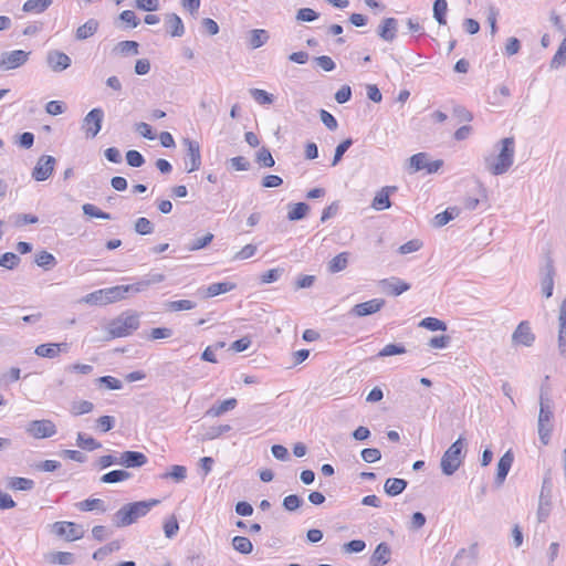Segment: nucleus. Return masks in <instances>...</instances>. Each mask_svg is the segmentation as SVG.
I'll return each instance as SVG.
<instances>
[{
  "instance_id": "obj_1",
  "label": "nucleus",
  "mask_w": 566,
  "mask_h": 566,
  "mask_svg": "<svg viewBox=\"0 0 566 566\" xmlns=\"http://www.w3.org/2000/svg\"><path fill=\"white\" fill-rule=\"evenodd\" d=\"M495 148L499 154L484 156V166L493 176H500L507 172L514 164L515 140L513 137H505L495 145Z\"/></svg>"
},
{
  "instance_id": "obj_2",
  "label": "nucleus",
  "mask_w": 566,
  "mask_h": 566,
  "mask_svg": "<svg viewBox=\"0 0 566 566\" xmlns=\"http://www.w3.org/2000/svg\"><path fill=\"white\" fill-rule=\"evenodd\" d=\"M160 503L159 500L138 501L125 504L113 516V523L117 527H125L135 523L139 517L145 516L154 506Z\"/></svg>"
},
{
  "instance_id": "obj_3",
  "label": "nucleus",
  "mask_w": 566,
  "mask_h": 566,
  "mask_svg": "<svg viewBox=\"0 0 566 566\" xmlns=\"http://www.w3.org/2000/svg\"><path fill=\"white\" fill-rule=\"evenodd\" d=\"M139 325V314L133 311L123 312L107 324L106 332L108 339L129 336L133 332L138 329Z\"/></svg>"
},
{
  "instance_id": "obj_4",
  "label": "nucleus",
  "mask_w": 566,
  "mask_h": 566,
  "mask_svg": "<svg viewBox=\"0 0 566 566\" xmlns=\"http://www.w3.org/2000/svg\"><path fill=\"white\" fill-rule=\"evenodd\" d=\"M553 408L552 400L548 397V394L541 389L539 394V412L537 420V432L539 441L547 446L551 441V436L553 432Z\"/></svg>"
},
{
  "instance_id": "obj_5",
  "label": "nucleus",
  "mask_w": 566,
  "mask_h": 566,
  "mask_svg": "<svg viewBox=\"0 0 566 566\" xmlns=\"http://www.w3.org/2000/svg\"><path fill=\"white\" fill-rule=\"evenodd\" d=\"M464 440L460 437L443 453L440 462L441 470L446 475H452L462 464Z\"/></svg>"
},
{
  "instance_id": "obj_6",
  "label": "nucleus",
  "mask_w": 566,
  "mask_h": 566,
  "mask_svg": "<svg viewBox=\"0 0 566 566\" xmlns=\"http://www.w3.org/2000/svg\"><path fill=\"white\" fill-rule=\"evenodd\" d=\"M103 118L104 112L102 108H93L85 115L81 128L86 138H94L97 136L102 128Z\"/></svg>"
},
{
  "instance_id": "obj_7",
  "label": "nucleus",
  "mask_w": 566,
  "mask_h": 566,
  "mask_svg": "<svg viewBox=\"0 0 566 566\" xmlns=\"http://www.w3.org/2000/svg\"><path fill=\"white\" fill-rule=\"evenodd\" d=\"M25 432L34 439L50 438L56 433V426L50 419L32 420L25 427Z\"/></svg>"
},
{
  "instance_id": "obj_8",
  "label": "nucleus",
  "mask_w": 566,
  "mask_h": 566,
  "mask_svg": "<svg viewBox=\"0 0 566 566\" xmlns=\"http://www.w3.org/2000/svg\"><path fill=\"white\" fill-rule=\"evenodd\" d=\"M186 146L185 168L187 172H193L201 166L200 145L197 140L185 138Z\"/></svg>"
},
{
  "instance_id": "obj_9",
  "label": "nucleus",
  "mask_w": 566,
  "mask_h": 566,
  "mask_svg": "<svg viewBox=\"0 0 566 566\" xmlns=\"http://www.w3.org/2000/svg\"><path fill=\"white\" fill-rule=\"evenodd\" d=\"M539 275L542 294L546 298H549L553 295L554 281L556 275L554 261L551 256L546 258L545 264L539 270Z\"/></svg>"
},
{
  "instance_id": "obj_10",
  "label": "nucleus",
  "mask_w": 566,
  "mask_h": 566,
  "mask_svg": "<svg viewBox=\"0 0 566 566\" xmlns=\"http://www.w3.org/2000/svg\"><path fill=\"white\" fill-rule=\"evenodd\" d=\"M30 52L23 50H13L3 52L0 55V69L10 71L24 65L29 60Z\"/></svg>"
},
{
  "instance_id": "obj_11",
  "label": "nucleus",
  "mask_w": 566,
  "mask_h": 566,
  "mask_svg": "<svg viewBox=\"0 0 566 566\" xmlns=\"http://www.w3.org/2000/svg\"><path fill=\"white\" fill-rule=\"evenodd\" d=\"M55 158L50 155H42L32 171V177L36 181H44L50 178L54 170Z\"/></svg>"
},
{
  "instance_id": "obj_12",
  "label": "nucleus",
  "mask_w": 566,
  "mask_h": 566,
  "mask_svg": "<svg viewBox=\"0 0 566 566\" xmlns=\"http://www.w3.org/2000/svg\"><path fill=\"white\" fill-rule=\"evenodd\" d=\"M410 167L413 171L426 170L428 174L437 172L443 165L442 160H434L429 163L426 153H418L409 158Z\"/></svg>"
},
{
  "instance_id": "obj_13",
  "label": "nucleus",
  "mask_w": 566,
  "mask_h": 566,
  "mask_svg": "<svg viewBox=\"0 0 566 566\" xmlns=\"http://www.w3.org/2000/svg\"><path fill=\"white\" fill-rule=\"evenodd\" d=\"M53 528L56 535L64 536L67 541H76L84 536L83 527L73 522H55Z\"/></svg>"
},
{
  "instance_id": "obj_14",
  "label": "nucleus",
  "mask_w": 566,
  "mask_h": 566,
  "mask_svg": "<svg viewBox=\"0 0 566 566\" xmlns=\"http://www.w3.org/2000/svg\"><path fill=\"white\" fill-rule=\"evenodd\" d=\"M549 492V479L546 478L543 481L542 491L538 500L537 521L539 523L545 522L551 513L552 503Z\"/></svg>"
},
{
  "instance_id": "obj_15",
  "label": "nucleus",
  "mask_w": 566,
  "mask_h": 566,
  "mask_svg": "<svg viewBox=\"0 0 566 566\" xmlns=\"http://www.w3.org/2000/svg\"><path fill=\"white\" fill-rule=\"evenodd\" d=\"M512 342L515 345L532 346L535 342V335L531 329L530 323L521 322L512 334Z\"/></svg>"
},
{
  "instance_id": "obj_16",
  "label": "nucleus",
  "mask_w": 566,
  "mask_h": 566,
  "mask_svg": "<svg viewBox=\"0 0 566 566\" xmlns=\"http://www.w3.org/2000/svg\"><path fill=\"white\" fill-rule=\"evenodd\" d=\"M385 305L384 298H373L367 302L356 304L352 307L349 314L364 317L379 312Z\"/></svg>"
},
{
  "instance_id": "obj_17",
  "label": "nucleus",
  "mask_w": 566,
  "mask_h": 566,
  "mask_svg": "<svg viewBox=\"0 0 566 566\" xmlns=\"http://www.w3.org/2000/svg\"><path fill=\"white\" fill-rule=\"evenodd\" d=\"M46 63L53 72H62L71 66V57L59 50H51L46 54Z\"/></svg>"
},
{
  "instance_id": "obj_18",
  "label": "nucleus",
  "mask_w": 566,
  "mask_h": 566,
  "mask_svg": "<svg viewBox=\"0 0 566 566\" xmlns=\"http://www.w3.org/2000/svg\"><path fill=\"white\" fill-rule=\"evenodd\" d=\"M166 276L163 273H149L133 284H128L132 293H142L147 291L151 285L164 282Z\"/></svg>"
},
{
  "instance_id": "obj_19",
  "label": "nucleus",
  "mask_w": 566,
  "mask_h": 566,
  "mask_svg": "<svg viewBox=\"0 0 566 566\" xmlns=\"http://www.w3.org/2000/svg\"><path fill=\"white\" fill-rule=\"evenodd\" d=\"M558 352L560 356L566 357V297L563 300L558 312Z\"/></svg>"
},
{
  "instance_id": "obj_20",
  "label": "nucleus",
  "mask_w": 566,
  "mask_h": 566,
  "mask_svg": "<svg viewBox=\"0 0 566 566\" xmlns=\"http://www.w3.org/2000/svg\"><path fill=\"white\" fill-rule=\"evenodd\" d=\"M148 459L143 452L124 451L118 457V465L125 468H140L147 463Z\"/></svg>"
},
{
  "instance_id": "obj_21",
  "label": "nucleus",
  "mask_w": 566,
  "mask_h": 566,
  "mask_svg": "<svg viewBox=\"0 0 566 566\" xmlns=\"http://www.w3.org/2000/svg\"><path fill=\"white\" fill-rule=\"evenodd\" d=\"M514 461V454L512 450H507L499 460L497 462V469H496V475H495V484L497 486L502 485L505 481L511 467Z\"/></svg>"
},
{
  "instance_id": "obj_22",
  "label": "nucleus",
  "mask_w": 566,
  "mask_h": 566,
  "mask_svg": "<svg viewBox=\"0 0 566 566\" xmlns=\"http://www.w3.org/2000/svg\"><path fill=\"white\" fill-rule=\"evenodd\" d=\"M396 190H397L396 187H389V186L381 188V190L376 193V196L371 202V207L378 211L390 208L391 201H390L389 196L391 192H394Z\"/></svg>"
},
{
  "instance_id": "obj_23",
  "label": "nucleus",
  "mask_w": 566,
  "mask_h": 566,
  "mask_svg": "<svg viewBox=\"0 0 566 566\" xmlns=\"http://www.w3.org/2000/svg\"><path fill=\"white\" fill-rule=\"evenodd\" d=\"M397 24L398 23L395 18L384 19L378 28V35L387 42L394 41L397 33Z\"/></svg>"
},
{
  "instance_id": "obj_24",
  "label": "nucleus",
  "mask_w": 566,
  "mask_h": 566,
  "mask_svg": "<svg viewBox=\"0 0 566 566\" xmlns=\"http://www.w3.org/2000/svg\"><path fill=\"white\" fill-rule=\"evenodd\" d=\"M165 23L171 36H182L185 33L184 22L176 13H168L165 18Z\"/></svg>"
},
{
  "instance_id": "obj_25",
  "label": "nucleus",
  "mask_w": 566,
  "mask_h": 566,
  "mask_svg": "<svg viewBox=\"0 0 566 566\" xmlns=\"http://www.w3.org/2000/svg\"><path fill=\"white\" fill-rule=\"evenodd\" d=\"M99 27V23L95 19H88L84 24L80 25L75 31V39L78 41L86 40L91 36H93L97 29Z\"/></svg>"
},
{
  "instance_id": "obj_26",
  "label": "nucleus",
  "mask_w": 566,
  "mask_h": 566,
  "mask_svg": "<svg viewBox=\"0 0 566 566\" xmlns=\"http://www.w3.org/2000/svg\"><path fill=\"white\" fill-rule=\"evenodd\" d=\"M127 293H129L127 285H117L104 289V297L106 300V304L115 303L126 298Z\"/></svg>"
},
{
  "instance_id": "obj_27",
  "label": "nucleus",
  "mask_w": 566,
  "mask_h": 566,
  "mask_svg": "<svg viewBox=\"0 0 566 566\" xmlns=\"http://www.w3.org/2000/svg\"><path fill=\"white\" fill-rule=\"evenodd\" d=\"M270 39V34L264 29H253L249 32L248 44L251 49H259Z\"/></svg>"
},
{
  "instance_id": "obj_28",
  "label": "nucleus",
  "mask_w": 566,
  "mask_h": 566,
  "mask_svg": "<svg viewBox=\"0 0 566 566\" xmlns=\"http://www.w3.org/2000/svg\"><path fill=\"white\" fill-rule=\"evenodd\" d=\"M407 481L398 478H389L386 480L384 490L389 496H397L407 488Z\"/></svg>"
},
{
  "instance_id": "obj_29",
  "label": "nucleus",
  "mask_w": 566,
  "mask_h": 566,
  "mask_svg": "<svg viewBox=\"0 0 566 566\" xmlns=\"http://www.w3.org/2000/svg\"><path fill=\"white\" fill-rule=\"evenodd\" d=\"M52 2L53 0H27L22 6V10L27 13L39 14L44 12Z\"/></svg>"
},
{
  "instance_id": "obj_30",
  "label": "nucleus",
  "mask_w": 566,
  "mask_h": 566,
  "mask_svg": "<svg viewBox=\"0 0 566 566\" xmlns=\"http://www.w3.org/2000/svg\"><path fill=\"white\" fill-rule=\"evenodd\" d=\"M238 401L235 398H229L221 401L218 406H212L206 412L207 416L210 417H220L227 411H230L235 408Z\"/></svg>"
},
{
  "instance_id": "obj_31",
  "label": "nucleus",
  "mask_w": 566,
  "mask_h": 566,
  "mask_svg": "<svg viewBox=\"0 0 566 566\" xmlns=\"http://www.w3.org/2000/svg\"><path fill=\"white\" fill-rule=\"evenodd\" d=\"M237 287L235 283L232 282H217L210 284L206 290L207 297H213L227 292H230Z\"/></svg>"
},
{
  "instance_id": "obj_32",
  "label": "nucleus",
  "mask_w": 566,
  "mask_h": 566,
  "mask_svg": "<svg viewBox=\"0 0 566 566\" xmlns=\"http://www.w3.org/2000/svg\"><path fill=\"white\" fill-rule=\"evenodd\" d=\"M348 252H340L336 256H334L327 264V270L331 273H337L345 270L348 265Z\"/></svg>"
},
{
  "instance_id": "obj_33",
  "label": "nucleus",
  "mask_w": 566,
  "mask_h": 566,
  "mask_svg": "<svg viewBox=\"0 0 566 566\" xmlns=\"http://www.w3.org/2000/svg\"><path fill=\"white\" fill-rule=\"evenodd\" d=\"M381 284L384 287L390 289L391 294L395 296H398L410 289V284L397 277H392L391 280H382Z\"/></svg>"
},
{
  "instance_id": "obj_34",
  "label": "nucleus",
  "mask_w": 566,
  "mask_h": 566,
  "mask_svg": "<svg viewBox=\"0 0 566 566\" xmlns=\"http://www.w3.org/2000/svg\"><path fill=\"white\" fill-rule=\"evenodd\" d=\"M132 476L130 472L126 470H113L101 476L102 483L113 484L117 482H123L128 480Z\"/></svg>"
},
{
  "instance_id": "obj_35",
  "label": "nucleus",
  "mask_w": 566,
  "mask_h": 566,
  "mask_svg": "<svg viewBox=\"0 0 566 566\" xmlns=\"http://www.w3.org/2000/svg\"><path fill=\"white\" fill-rule=\"evenodd\" d=\"M186 476H187V468L184 465L175 464V465L170 467L169 471L163 473L160 475V479L161 480L171 479L175 482L179 483V482H182L186 479Z\"/></svg>"
},
{
  "instance_id": "obj_36",
  "label": "nucleus",
  "mask_w": 566,
  "mask_h": 566,
  "mask_svg": "<svg viewBox=\"0 0 566 566\" xmlns=\"http://www.w3.org/2000/svg\"><path fill=\"white\" fill-rule=\"evenodd\" d=\"M310 211V206L305 202H297L291 206L287 212V219L290 221L302 220L306 217Z\"/></svg>"
},
{
  "instance_id": "obj_37",
  "label": "nucleus",
  "mask_w": 566,
  "mask_h": 566,
  "mask_svg": "<svg viewBox=\"0 0 566 566\" xmlns=\"http://www.w3.org/2000/svg\"><path fill=\"white\" fill-rule=\"evenodd\" d=\"M458 216H459L458 208H448L443 212L436 214L432 223L434 227L440 228V227H443L447 223H449L451 220H453Z\"/></svg>"
},
{
  "instance_id": "obj_38",
  "label": "nucleus",
  "mask_w": 566,
  "mask_h": 566,
  "mask_svg": "<svg viewBox=\"0 0 566 566\" xmlns=\"http://www.w3.org/2000/svg\"><path fill=\"white\" fill-rule=\"evenodd\" d=\"M34 262L36 265L43 268L44 270H50L57 263L55 256L48 251H41L36 253Z\"/></svg>"
},
{
  "instance_id": "obj_39",
  "label": "nucleus",
  "mask_w": 566,
  "mask_h": 566,
  "mask_svg": "<svg viewBox=\"0 0 566 566\" xmlns=\"http://www.w3.org/2000/svg\"><path fill=\"white\" fill-rule=\"evenodd\" d=\"M35 355L45 358H55L60 354L56 343L41 344L34 350Z\"/></svg>"
},
{
  "instance_id": "obj_40",
  "label": "nucleus",
  "mask_w": 566,
  "mask_h": 566,
  "mask_svg": "<svg viewBox=\"0 0 566 566\" xmlns=\"http://www.w3.org/2000/svg\"><path fill=\"white\" fill-rule=\"evenodd\" d=\"M76 444L77 447L93 451L96 449H99L102 447V443L95 440L94 438L86 436L85 433L78 432L76 437Z\"/></svg>"
},
{
  "instance_id": "obj_41",
  "label": "nucleus",
  "mask_w": 566,
  "mask_h": 566,
  "mask_svg": "<svg viewBox=\"0 0 566 566\" xmlns=\"http://www.w3.org/2000/svg\"><path fill=\"white\" fill-rule=\"evenodd\" d=\"M8 486L19 491H30L34 488V481L27 478L14 476L9 480Z\"/></svg>"
},
{
  "instance_id": "obj_42",
  "label": "nucleus",
  "mask_w": 566,
  "mask_h": 566,
  "mask_svg": "<svg viewBox=\"0 0 566 566\" xmlns=\"http://www.w3.org/2000/svg\"><path fill=\"white\" fill-rule=\"evenodd\" d=\"M566 65V38L562 41L558 50L551 61V69H559Z\"/></svg>"
},
{
  "instance_id": "obj_43",
  "label": "nucleus",
  "mask_w": 566,
  "mask_h": 566,
  "mask_svg": "<svg viewBox=\"0 0 566 566\" xmlns=\"http://www.w3.org/2000/svg\"><path fill=\"white\" fill-rule=\"evenodd\" d=\"M233 548L241 554H250L253 549L251 541L245 536H234L232 538Z\"/></svg>"
},
{
  "instance_id": "obj_44",
  "label": "nucleus",
  "mask_w": 566,
  "mask_h": 566,
  "mask_svg": "<svg viewBox=\"0 0 566 566\" xmlns=\"http://www.w3.org/2000/svg\"><path fill=\"white\" fill-rule=\"evenodd\" d=\"M165 307L171 312L190 311L196 307V303L190 300L168 301Z\"/></svg>"
},
{
  "instance_id": "obj_45",
  "label": "nucleus",
  "mask_w": 566,
  "mask_h": 566,
  "mask_svg": "<svg viewBox=\"0 0 566 566\" xmlns=\"http://www.w3.org/2000/svg\"><path fill=\"white\" fill-rule=\"evenodd\" d=\"M76 506L80 511H83V512L93 511L95 509L101 510L102 512L106 511L104 501L101 499H87L82 502H78L76 504Z\"/></svg>"
},
{
  "instance_id": "obj_46",
  "label": "nucleus",
  "mask_w": 566,
  "mask_h": 566,
  "mask_svg": "<svg viewBox=\"0 0 566 566\" xmlns=\"http://www.w3.org/2000/svg\"><path fill=\"white\" fill-rule=\"evenodd\" d=\"M49 562L57 565H71L74 563V555L69 552H55L49 555Z\"/></svg>"
},
{
  "instance_id": "obj_47",
  "label": "nucleus",
  "mask_w": 566,
  "mask_h": 566,
  "mask_svg": "<svg viewBox=\"0 0 566 566\" xmlns=\"http://www.w3.org/2000/svg\"><path fill=\"white\" fill-rule=\"evenodd\" d=\"M252 98L260 105L272 104L274 102L273 94L268 93L261 88H250L249 91Z\"/></svg>"
},
{
  "instance_id": "obj_48",
  "label": "nucleus",
  "mask_w": 566,
  "mask_h": 566,
  "mask_svg": "<svg viewBox=\"0 0 566 566\" xmlns=\"http://www.w3.org/2000/svg\"><path fill=\"white\" fill-rule=\"evenodd\" d=\"M448 10V3L446 0H436L433 3V17L437 22L441 25L447 23L446 13Z\"/></svg>"
},
{
  "instance_id": "obj_49",
  "label": "nucleus",
  "mask_w": 566,
  "mask_h": 566,
  "mask_svg": "<svg viewBox=\"0 0 566 566\" xmlns=\"http://www.w3.org/2000/svg\"><path fill=\"white\" fill-rule=\"evenodd\" d=\"M21 259L13 252H6L0 255V266L7 270L15 269Z\"/></svg>"
},
{
  "instance_id": "obj_50",
  "label": "nucleus",
  "mask_w": 566,
  "mask_h": 566,
  "mask_svg": "<svg viewBox=\"0 0 566 566\" xmlns=\"http://www.w3.org/2000/svg\"><path fill=\"white\" fill-rule=\"evenodd\" d=\"M420 327L427 328L429 331H446L447 324L436 317H426L419 323Z\"/></svg>"
},
{
  "instance_id": "obj_51",
  "label": "nucleus",
  "mask_w": 566,
  "mask_h": 566,
  "mask_svg": "<svg viewBox=\"0 0 566 566\" xmlns=\"http://www.w3.org/2000/svg\"><path fill=\"white\" fill-rule=\"evenodd\" d=\"M82 210H83L84 214L92 217V218H98V219H104V220L112 219L109 213L99 210L96 206H94L92 203L83 205Z\"/></svg>"
},
{
  "instance_id": "obj_52",
  "label": "nucleus",
  "mask_w": 566,
  "mask_h": 566,
  "mask_svg": "<svg viewBox=\"0 0 566 566\" xmlns=\"http://www.w3.org/2000/svg\"><path fill=\"white\" fill-rule=\"evenodd\" d=\"M353 145L352 138H346L340 144L337 145L334 154V158L332 160V166L335 167L342 160L344 154L348 150V148Z\"/></svg>"
},
{
  "instance_id": "obj_53",
  "label": "nucleus",
  "mask_w": 566,
  "mask_h": 566,
  "mask_svg": "<svg viewBox=\"0 0 566 566\" xmlns=\"http://www.w3.org/2000/svg\"><path fill=\"white\" fill-rule=\"evenodd\" d=\"M213 240V234L208 232L201 238L193 239L187 247L188 251H198L206 248Z\"/></svg>"
},
{
  "instance_id": "obj_54",
  "label": "nucleus",
  "mask_w": 566,
  "mask_h": 566,
  "mask_svg": "<svg viewBox=\"0 0 566 566\" xmlns=\"http://www.w3.org/2000/svg\"><path fill=\"white\" fill-rule=\"evenodd\" d=\"M389 555H390L389 546L386 543H380L377 545V547L374 552L373 559L376 562H380L382 564H387L389 560Z\"/></svg>"
},
{
  "instance_id": "obj_55",
  "label": "nucleus",
  "mask_w": 566,
  "mask_h": 566,
  "mask_svg": "<svg viewBox=\"0 0 566 566\" xmlns=\"http://www.w3.org/2000/svg\"><path fill=\"white\" fill-rule=\"evenodd\" d=\"M82 302L91 305H106L104 289L94 291L82 298Z\"/></svg>"
},
{
  "instance_id": "obj_56",
  "label": "nucleus",
  "mask_w": 566,
  "mask_h": 566,
  "mask_svg": "<svg viewBox=\"0 0 566 566\" xmlns=\"http://www.w3.org/2000/svg\"><path fill=\"white\" fill-rule=\"evenodd\" d=\"M256 161L265 167V168H271L274 166L275 161H274V158L272 156V154L270 153V150L265 147H262L258 153H256Z\"/></svg>"
},
{
  "instance_id": "obj_57",
  "label": "nucleus",
  "mask_w": 566,
  "mask_h": 566,
  "mask_svg": "<svg viewBox=\"0 0 566 566\" xmlns=\"http://www.w3.org/2000/svg\"><path fill=\"white\" fill-rule=\"evenodd\" d=\"M134 229L142 235L150 234L154 231L153 223L145 217H140L135 221Z\"/></svg>"
},
{
  "instance_id": "obj_58",
  "label": "nucleus",
  "mask_w": 566,
  "mask_h": 566,
  "mask_svg": "<svg viewBox=\"0 0 566 566\" xmlns=\"http://www.w3.org/2000/svg\"><path fill=\"white\" fill-rule=\"evenodd\" d=\"M94 409V405L88 400H81L74 402L71 408V412L74 416H81L91 412Z\"/></svg>"
},
{
  "instance_id": "obj_59",
  "label": "nucleus",
  "mask_w": 566,
  "mask_h": 566,
  "mask_svg": "<svg viewBox=\"0 0 566 566\" xmlns=\"http://www.w3.org/2000/svg\"><path fill=\"white\" fill-rule=\"evenodd\" d=\"M406 347L400 344H388L386 345L379 353L378 357H388L392 355H401L405 354Z\"/></svg>"
},
{
  "instance_id": "obj_60",
  "label": "nucleus",
  "mask_w": 566,
  "mask_h": 566,
  "mask_svg": "<svg viewBox=\"0 0 566 566\" xmlns=\"http://www.w3.org/2000/svg\"><path fill=\"white\" fill-rule=\"evenodd\" d=\"M138 46H139V44L136 41L127 40V41H120L116 45V50H118L122 54H125V55H128V54L136 55V54H138Z\"/></svg>"
},
{
  "instance_id": "obj_61",
  "label": "nucleus",
  "mask_w": 566,
  "mask_h": 566,
  "mask_svg": "<svg viewBox=\"0 0 566 566\" xmlns=\"http://www.w3.org/2000/svg\"><path fill=\"white\" fill-rule=\"evenodd\" d=\"M179 531V524L175 515H171L164 523V532L166 537L172 538Z\"/></svg>"
},
{
  "instance_id": "obj_62",
  "label": "nucleus",
  "mask_w": 566,
  "mask_h": 566,
  "mask_svg": "<svg viewBox=\"0 0 566 566\" xmlns=\"http://www.w3.org/2000/svg\"><path fill=\"white\" fill-rule=\"evenodd\" d=\"M126 161L128 166L138 168L145 164V158L138 150H128L126 153Z\"/></svg>"
},
{
  "instance_id": "obj_63",
  "label": "nucleus",
  "mask_w": 566,
  "mask_h": 566,
  "mask_svg": "<svg viewBox=\"0 0 566 566\" xmlns=\"http://www.w3.org/2000/svg\"><path fill=\"white\" fill-rule=\"evenodd\" d=\"M258 251L256 245L247 244L233 255L234 261H242L252 258Z\"/></svg>"
},
{
  "instance_id": "obj_64",
  "label": "nucleus",
  "mask_w": 566,
  "mask_h": 566,
  "mask_svg": "<svg viewBox=\"0 0 566 566\" xmlns=\"http://www.w3.org/2000/svg\"><path fill=\"white\" fill-rule=\"evenodd\" d=\"M302 503L303 500L296 494L287 495L283 500L284 509L290 512L297 510L302 505Z\"/></svg>"
}]
</instances>
